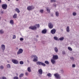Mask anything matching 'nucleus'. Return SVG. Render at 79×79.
Listing matches in <instances>:
<instances>
[{
    "label": "nucleus",
    "mask_w": 79,
    "mask_h": 79,
    "mask_svg": "<svg viewBox=\"0 0 79 79\" xmlns=\"http://www.w3.org/2000/svg\"><path fill=\"white\" fill-rule=\"evenodd\" d=\"M36 64L37 65H42L43 66H46V64H45V63L40 61L37 62Z\"/></svg>",
    "instance_id": "f257e3e1"
},
{
    "label": "nucleus",
    "mask_w": 79,
    "mask_h": 79,
    "mask_svg": "<svg viewBox=\"0 0 79 79\" xmlns=\"http://www.w3.org/2000/svg\"><path fill=\"white\" fill-rule=\"evenodd\" d=\"M54 76L56 79H60L61 78V76L58 73L55 74Z\"/></svg>",
    "instance_id": "f03ea898"
},
{
    "label": "nucleus",
    "mask_w": 79,
    "mask_h": 79,
    "mask_svg": "<svg viewBox=\"0 0 79 79\" xmlns=\"http://www.w3.org/2000/svg\"><path fill=\"white\" fill-rule=\"evenodd\" d=\"M34 6H29L27 8V10H28V11H31V10H32L34 8Z\"/></svg>",
    "instance_id": "7ed1b4c3"
},
{
    "label": "nucleus",
    "mask_w": 79,
    "mask_h": 79,
    "mask_svg": "<svg viewBox=\"0 0 79 79\" xmlns=\"http://www.w3.org/2000/svg\"><path fill=\"white\" fill-rule=\"evenodd\" d=\"M29 29H31V30H36L37 29V27L35 26H31L29 27Z\"/></svg>",
    "instance_id": "20e7f679"
},
{
    "label": "nucleus",
    "mask_w": 79,
    "mask_h": 79,
    "mask_svg": "<svg viewBox=\"0 0 79 79\" xmlns=\"http://www.w3.org/2000/svg\"><path fill=\"white\" fill-rule=\"evenodd\" d=\"M23 52V50L22 49L20 48L19 50V51L17 53V55H19V54H21Z\"/></svg>",
    "instance_id": "39448f33"
},
{
    "label": "nucleus",
    "mask_w": 79,
    "mask_h": 79,
    "mask_svg": "<svg viewBox=\"0 0 79 79\" xmlns=\"http://www.w3.org/2000/svg\"><path fill=\"white\" fill-rule=\"evenodd\" d=\"M48 26L50 29H52L53 27V25L52 24V23H48Z\"/></svg>",
    "instance_id": "423d86ee"
},
{
    "label": "nucleus",
    "mask_w": 79,
    "mask_h": 79,
    "mask_svg": "<svg viewBox=\"0 0 79 79\" xmlns=\"http://www.w3.org/2000/svg\"><path fill=\"white\" fill-rule=\"evenodd\" d=\"M52 59L55 60H58V55H53L52 57Z\"/></svg>",
    "instance_id": "0eeeda50"
},
{
    "label": "nucleus",
    "mask_w": 79,
    "mask_h": 79,
    "mask_svg": "<svg viewBox=\"0 0 79 79\" xmlns=\"http://www.w3.org/2000/svg\"><path fill=\"white\" fill-rule=\"evenodd\" d=\"M12 63H14V64H19V62H18V61L15 59L12 60Z\"/></svg>",
    "instance_id": "6e6552de"
},
{
    "label": "nucleus",
    "mask_w": 79,
    "mask_h": 79,
    "mask_svg": "<svg viewBox=\"0 0 79 79\" xmlns=\"http://www.w3.org/2000/svg\"><path fill=\"white\" fill-rule=\"evenodd\" d=\"M2 8L4 10H6L7 8V5L6 4H3L2 5Z\"/></svg>",
    "instance_id": "1a4fd4ad"
},
{
    "label": "nucleus",
    "mask_w": 79,
    "mask_h": 79,
    "mask_svg": "<svg viewBox=\"0 0 79 79\" xmlns=\"http://www.w3.org/2000/svg\"><path fill=\"white\" fill-rule=\"evenodd\" d=\"M34 56V58L33 60V61H34V62H36V61H37V60H38V57H37L36 56Z\"/></svg>",
    "instance_id": "9d476101"
},
{
    "label": "nucleus",
    "mask_w": 79,
    "mask_h": 79,
    "mask_svg": "<svg viewBox=\"0 0 79 79\" xmlns=\"http://www.w3.org/2000/svg\"><path fill=\"white\" fill-rule=\"evenodd\" d=\"M56 32V29H53L51 31V33L52 34H55Z\"/></svg>",
    "instance_id": "9b49d317"
},
{
    "label": "nucleus",
    "mask_w": 79,
    "mask_h": 79,
    "mask_svg": "<svg viewBox=\"0 0 79 79\" xmlns=\"http://www.w3.org/2000/svg\"><path fill=\"white\" fill-rule=\"evenodd\" d=\"M1 48H2V52H4V50L5 49V46L4 44H2L1 46Z\"/></svg>",
    "instance_id": "f8f14e48"
},
{
    "label": "nucleus",
    "mask_w": 79,
    "mask_h": 79,
    "mask_svg": "<svg viewBox=\"0 0 79 79\" xmlns=\"http://www.w3.org/2000/svg\"><path fill=\"white\" fill-rule=\"evenodd\" d=\"M41 32L42 33V34H46V33H47V30L46 29L43 30Z\"/></svg>",
    "instance_id": "ddd939ff"
},
{
    "label": "nucleus",
    "mask_w": 79,
    "mask_h": 79,
    "mask_svg": "<svg viewBox=\"0 0 79 79\" xmlns=\"http://www.w3.org/2000/svg\"><path fill=\"white\" fill-rule=\"evenodd\" d=\"M39 74H40V75H42V73H43V71H42V69H40L39 70H38V71Z\"/></svg>",
    "instance_id": "4468645a"
},
{
    "label": "nucleus",
    "mask_w": 79,
    "mask_h": 79,
    "mask_svg": "<svg viewBox=\"0 0 79 79\" xmlns=\"http://www.w3.org/2000/svg\"><path fill=\"white\" fill-rule=\"evenodd\" d=\"M51 62L53 64H54L56 63L55 60L53 59L51 60Z\"/></svg>",
    "instance_id": "2eb2a0df"
},
{
    "label": "nucleus",
    "mask_w": 79,
    "mask_h": 79,
    "mask_svg": "<svg viewBox=\"0 0 79 79\" xmlns=\"http://www.w3.org/2000/svg\"><path fill=\"white\" fill-rule=\"evenodd\" d=\"M66 31L67 32H69L70 30H69V26H68L66 28Z\"/></svg>",
    "instance_id": "dca6fc26"
},
{
    "label": "nucleus",
    "mask_w": 79,
    "mask_h": 79,
    "mask_svg": "<svg viewBox=\"0 0 79 79\" xmlns=\"http://www.w3.org/2000/svg\"><path fill=\"white\" fill-rule=\"evenodd\" d=\"M15 11L18 13H20V10H19V9L18 8H17L15 9Z\"/></svg>",
    "instance_id": "f3484780"
},
{
    "label": "nucleus",
    "mask_w": 79,
    "mask_h": 79,
    "mask_svg": "<svg viewBox=\"0 0 79 79\" xmlns=\"http://www.w3.org/2000/svg\"><path fill=\"white\" fill-rule=\"evenodd\" d=\"M10 23L11 25H13L14 24V21L13 20H10Z\"/></svg>",
    "instance_id": "a211bd4d"
},
{
    "label": "nucleus",
    "mask_w": 79,
    "mask_h": 79,
    "mask_svg": "<svg viewBox=\"0 0 79 79\" xmlns=\"http://www.w3.org/2000/svg\"><path fill=\"white\" fill-rule=\"evenodd\" d=\"M47 10L48 13H50V8L48 7L47 8Z\"/></svg>",
    "instance_id": "6ab92c4d"
},
{
    "label": "nucleus",
    "mask_w": 79,
    "mask_h": 79,
    "mask_svg": "<svg viewBox=\"0 0 79 79\" xmlns=\"http://www.w3.org/2000/svg\"><path fill=\"white\" fill-rule=\"evenodd\" d=\"M54 50L56 53H57V52H58V48H57L56 47L54 48Z\"/></svg>",
    "instance_id": "aec40b11"
},
{
    "label": "nucleus",
    "mask_w": 79,
    "mask_h": 79,
    "mask_svg": "<svg viewBox=\"0 0 79 79\" xmlns=\"http://www.w3.org/2000/svg\"><path fill=\"white\" fill-rule=\"evenodd\" d=\"M13 18H14V19L16 18H17V14H15L13 15Z\"/></svg>",
    "instance_id": "412c9836"
},
{
    "label": "nucleus",
    "mask_w": 79,
    "mask_h": 79,
    "mask_svg": "<svg viewBox=\"0 0 79 79\" xmlns=\"http://www.w3.org/2000/svg\"><path fill=\"white\" fill-rule=\"evenodd\" d=\"M59 39V40H60V41H63V40H64V37H62L60 38Z\"/></svg>",
    "instance_id": "4be33fe9"
},
{
    "label": "nucleus",
    "mask_w": 79,
    "mask_h": 79,
    "mask_svg": "<svg viewBox=\"0 0 79 79\" xmlns=\"http://www.w3.org/2000/svg\"><path fill=\"white\" fill-rule=\"evenodd\" d=\"M24 76V74L23 73H21L19 75V77L20 78H21V77H23V76Z\"/></svg>",
    "instance_id": "5701e85b"
},
{
    "label": "nucleus",
    "mask_w": 79,
    "mask_h": 79,
    "mask_svg": "<svg viewBox=\"0 0 79 79\" xmlns=\"http://www.w3.org/2000/svg\"><path fill=\"white\" fill-rule=\"evenodd\" d=\"M56 15L57 17L59 16V13H58V12L57 11L56 12Z\"/></svg>",
    "instance_id": "b1692460"
},
{
    "label": "nucleus",
    "mask_w": 79,
    "mask_h": 79,
    "mask_svg": "<svg viewBox=\"0 0 79 79\" xmlns=\"http://www.w3.org/2000/svg\"><path fill=\"white\" fill-rule=\"evenodd\" d=\"M27 71L29 72V73H30V72H31V68L28 67L27 68Z\"/></svg>",
    "instance_id": "393cba45"
},
{
    "label": "nucleus",
    "mask_w": 79,
    "mask_h": 79,
    "mask_svg": "<svg viewBox=\"0 0 79 79\" xmlns=\"http://www.w3.org/2000/svg\"><path fill=\"white\" fill-rule=\"evenodd\" d=\"M47 76L48 77H52V74L50 73H49L47 74Z\"/></svg>",
    "instance_id": "a878e982"
},
{
    "label": "nucleus",
    "mask_w": 79,
    "mask_h": 79,
    "mask_svg": "<svg viewBox=\"0 0 79 79\" xmlns=\"http://www.w3.org/2000/svg\"><path fill=\"white\" fill-rule=\"evenodd\" d=\"M44 63L47 64H49V62L48 61H45Z\"/></svg>",
    "instance_id": "bb28decb"
},
{
    "label": "nucleus",
    "mask_w": 79,
    "mask_h": 79,
    "mask_svg": "<svg viewBox=\"0 0 79 79\" xmlns=\"http://www.w3.org/2000/svg\"><path fill=\"white\" fill-rule=\"evenodd\" d=\"M7 68H11V66H10V64H8L7 65Z\"/></svg>",
    "instance_id": "cd10ccee"
},
{
    "label": "nucleus",
    "mask_w": 79,
    "mask_h": 79,
    "mask_svg": "<svg viewBox=\"0 0 79 79\" xmlns=\"http://www.w3.org/2000/svg\"><path fill=\"white\" fill-rule=\"evenodd\" d=\"M4 33V31L3 30H0V34H3Z\"/></svg>",
    "instance_id": "c85d7f7f"
},
{
    "label": "nucleus",
    "mask_w": 79,
    "mask_h": 79,
    "mask_svg": "<svg viewBox=\"0 0 79 79\" xmlns=\"http://www.w3.org/2000/svg\"><path fill=\"white\" fill-rule=\"evenodd\" d=\"M54 39L55 40H58V38L56 36L54 37Z\"/></svg>",
    "instance_id": "c756f323"
},
{
    "label": "nucleus",
    "mask_w": 79,
    "mask_h": 79,
    "mask_svg": "<svg viewBox=\"0 0 79 79\" xmlns=\"http://www.w3.org/2000/svg\"><path fill=\"white\" fill-rule=\"evenodd\" d=\"M40 12L41 13H44V10H40Z\"/></svg>",
    "instance_id": "7c9ffc66"
},
{
    "label": "nucleus",
    "mask_w": 79,
    "mask_h": 79,
    "mask_svg": "<svg viewBox=\"0 0 79 79\" xmlns=\"http://www.w3.org/2000/svg\"><path fill=\"white\" fill-rule=\"evenodd\" d=\"M68 49L69 50H70V51H72V50H73V49L70 47H68Z\"/></svg>",
    "instance_id": "2f4dec72"
},
{
    "label": "nucleus",
    "mask_w": 79,
    "mask_h": 79,
    "mask_svg": "<svg viewBox=\"0 0 79 79\" xmlns=\"http://www.w3.org/2000/svg\"><path fill=\"white\" fill-rule=\"evenodd\" d=\"M0 13H1L2 15H3V13H4V11H3V10H2V9H1V10Z\"/></svg>",
    "instance_id": "473e14b6"
},
{
    "label": "nucleus",
    "mask_w": 79,
    "mask_h": 79,
    "mask_svg": "<svg viewBox=\"0 0 79 79\" xmlns=\"http://www.w3.org/2000/svg\"><path fill=\"white\" fill-rule=\"evenodd\" d=\"M19 63L20 64H24V62L23 61H20Z\"/></svg>",
    "instance_id": "72a5a7b5"
},
{
    "label": "nucleus",
    "mask_w": 79,
    "mask_h": 79,
    "mask_svg": "<svg viewBox=\"0 0 79 79\" xmlns=\"http://www.w3.org/2000/svg\"><path fill=\"white\" fill-rule=\"evenodd\" d=\"M20 41H23V40H24V39L22 38H21L20 39Z\"/></svg>",
    "instance_id": "f704fd0d"
},
{
    "label": "nucleus",
    "mask_w": 79,
    "mask_h": 79,
    "mask_svg": "<svg viewBox=\"0 0 79 79\" xmlns=\"http://www.w3.org/2000/svg\"><path fill=\"white\" fill-rule=\"evenodd\" d=\"M73 16H76V13L73 12Z\"/></svg>",
    "instance_id": "c9c22d12"
},
{
    "label": "nucleus",
    "mask_w": 79,
    "mask_h": 79,
    "mask_svg": "<svg viewBox=\"0 0 79 79\" xmlns=\"http://www.w3.org/2000/svg\"><path fill=\"white\" fill-rule=\"evenodd\" d=\"M62 54L63 55H65L66 54V52L64 51H63L62 52Z\"/></svg>",
    "instance_id": "e433bc0d"
},
{
    "label": "nucleus",
    "mask_w": 79,
    "mask_h": 79,
    "mask_svg": "<svg viewBox=\"0 0 79 79\" xmlns=\"http://www.w3.org/2000/svg\"><path fill=\"white\" fill-rule=\"evenodd\" d=\"M14 79H19L18 77H14Z\"/></svg>",
    "instance_id": "4c0bfd02"
},
{
    "label": "nucleus",
    "mask_w": 79,
    "mask_h": 79,
    "mask_svg": "<svg viewBox=\"0 0 79 79\" xmlns=\"http://www.w3.org/2000/svg\"><path fill=\"white\" fill-rule=\"evenodd\" d=\"M51 2H56V0H51Z\"/></svg>",
    "instance_id": "58836bf2"
},
{
    "label": "nucleus",
    "mask_w": 79,
    "mask_h": 79,
    "mask_svg": "<svg viewBox=\"0 0 79 79\" xmlns=\"http://www.w3.org/2000/svg\"><path fill=\"white\" fill-rule=\"evenodd\" d=\"M36 26L37 27H40V25H39V24H36Z\"/></svg>",
    "instance_id": "ea45409f"
},
{
    "label": "nucleus",
    "mask_w": 79,
    "mask_h": 79,
    "mask_svg": "<svg viewBox=\"0 0 79 79\" xmlns=\"http://www.w3.org/2000/svg\"><path fill=\"white\" fill-rule=\"evenodd\" d=\"M13 39H16V36L15 35H13Z\"/></svg>",
    "instance_id": "a19ab883"
},
{
    "label": "nucleus",
    "mask_w": 79,
    "mask_h": 79,
    "mask_svg": "<svg viewBox=\"0 0 79 79\" xmlns=\"http://www.w3.org/2000/svg\"><path fill=\"white\" fill-rule=\"evenodd\" d=\"M70 59L72 60H74V57H70Z\"/></svg>",
    "instance_id": "79ce46f5"
},
{
    "label": "nucleus",
    "mask_w": 79,
    "mask_h": 79,
    "mask_svg": "<svg viewBox=\"0 0 79 79\" xmlns=\"http://www.w3.org/2000/svg\"><path fill=\"white\" fill-rule=\"evenodd\" d=\"M0 68H1V69H3V66L2 65H1Z\"/></svg>",
    "instance_id": "37998d69"
},
{
    "label": "nucleus",
    "mask_w": 79,
    "mask_h": 79,
    "mask_svg": "<svg viewBox=\"0 0 79 79\" xmlns=\"http://www.w3.org/2000/svg\"><path fill=\"white\" fill-rule=\"evenodd\" d=\"M60 71L61 72V73H62V74L63 73H64V72L63 71V69H61L60 70Z\"/></svg>",
    "instance_id": "c03bdc74"
},
{
    "label": "nucleus",
    "mask_w": 79,
    "mask_h": 79,
    "mask_svg": "<svg viewBox=\"0 0 79 79\" xmlns=\"http://www.w3.org/2000/svg\"><path fill=\"white\" fill-rule=\"evenodd\" d=\"M29 75V73L27 72L25 73V75L26 76H28Z\"/></svg>",
    "instance_id": "a18cd8bd"
},
{
    "label": "nucleus",
    "mask_w": 79,
    "mask_h": 79,
    "mask_svg": "<svg viewBox=\"0 0 79 79\" xmlns=\"http://www.w3.org/2000/svg\"><path fill=\"white\" fill-rule=\"evenodd\" d=\"M2 79H6V78L5 77H2Z\"/></svg>",
    "instance_id": "49530a36"
},
{
    "label": "nucleus",
    "mask_w": 79,
    "mask_h": 79,
    "mask_svg": "<svg viewBox=\"0 0 79 79\" xmlns=\"http://www.w3.org/2000/svg\"><path fill=\"white\" fill-rule=\"evenodd\" d=\"M72 67L73 68H75L76 67V65L74 64H73L72 65Z\"/></svg>",
    "instance_id": "de8ad7c7"
},
{
    "label": "nucleus",
    "mask_w": 79,
    "mask_h": 79,
    "mask_svg": "<svg viewBox=\"0 0 79 79\" xmlns=\"http://www.w3.org/2000/svg\"><path fill=\"white\" fill-rule=\"evenodd\" d=\"M34 56H36L35 55H31V57L32 58H33V57H34Z\"/></svg>",
    "instance_id": "09e8293b"
},
{
    "label": "nucleus",
    "mask_w": 79,
    "mask_h": 79,
    "mask_svg": "<svg viewBox=\"0 0 79 79\" xmlns=\"http://www.w3.org/2000/svg\"><path fill=\"white\" fill-rule=\"evenodd\" d=\"M35 41H36V42H37V41L38 40H37V39L35 38Z\"/></svg>",
    "instance_id": "8fccbe9b"
},
{
    "label": "nucleus",
    "mask_w": 79,
    "mask_h": 79,
    "mask_svg": "<svg viewBox=\"0 0 79 79\" xmlns=\"http://www.w3.org/2000/svg\"><path fill=\"white\" fill-rule=\"evenodd\" d=\"M51 16H52V17L53 16V14H51Z\"/></svg>",
    "instance_id": "3c124183"
},
{
    "label": "nucleus",
    "mask_w": 79,
    "mask_h": 79,
    "mask_svg": "<svg viewBox=\"0 0 79 79\" xmlns=\"http://www.w3.org/2000/svg\"><path fill=\"white\" fill-rule=\"evenodd\" d=\"M36 37H37V38H39V35H36Z\"/></svg>",
    "instance_id": "603ef678"
},
{
    "label": "nucleus",
    "mask_w": 79,
    "mask_h": 79,
    "mask_svg": "<svg viewBox=\"0 0 79 79\" xmlns=\"http://www.w3.org/2000/svg\"><path fill=\"white\" fill-rule=\"evenodd\" d=\"M60 30H61V31H63V29H61Z\"/></svg>",
    "instance_id": "864d4df0"
},
{
    "label": "nucleus",
    "mask_w": 79,
    "mask_h": 79,
    "mask_svg": "<svg viewBox=\"0 0 79 79\" xmlns=\"http://www.w3.org/2000/svg\"><path fill=\"white\" fill-rule=\"evenodd\" d=\"M2 2V1L1 0H0V3Z\"/></svg>",
    "instance_id": "5fc2aeb1"
},
{
    "label": "nucleus",
    "mask_w": 79,
    "mask_h": 79,
    "mask_svg": "<svg viewBox=\"0 0 79 79\" xmlns=\"http://www.w3.org/2000/svg\"><path fill=\"white\" fill-rule=\"evenodd\" d=\"M1 19V17H0V20Z\"/></svg>",
    "instance_id": "6e6d98bb"
},
{
    "label": "nucleus",
    "mask_w": 79,
    "mask_h": 79,
    "mask_svg": "<svg viewBox=\"0 0 79 79\" xmlns=\"http://www.w3.org/2000/svg\"><path fill=\"white\" fill-rule=\"evenodd\" d=\"M8 1H10V0H7Z\"/></svg>",
    "instance_id": "4d7b16f0"
},
{
    "label": "nucleus",
    "mask_w": 79,
    "mask_h": 79,
    "mask_svg": "<svg viewBox=\"0 0 79 79\" xmlns=\"http://www.w3.org/2000/svg\"><path fill=\"white\" fill-rule=\"evenodd\" d=\"M16 1H18L19 0H16Z\"/></svg>",
    "instance_id": "13d9d810"
},
{
    "label": "nucleus",
    "mask_w": 79,
    "mask_h": 79,
    "mask_svg": "<svg viewBox=\"0 0 79 79\" xmlns=\"http://www.w3.org/2000/svg\"><path fill=\"white\" fill-rule=\"evenodd\" d=\"M5 21H6V20H5Z\"/></svg>",
    "instance_id": "bf43d9fd"
}]
</instances>
